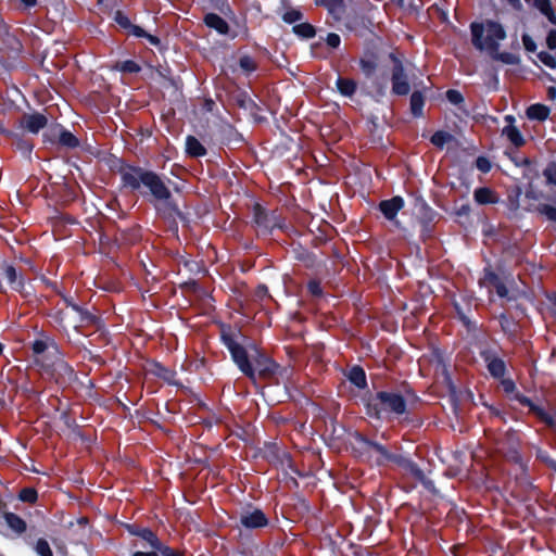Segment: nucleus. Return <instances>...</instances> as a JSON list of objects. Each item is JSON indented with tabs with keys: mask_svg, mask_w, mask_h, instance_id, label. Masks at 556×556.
Here are the masks:
<instances>
[{
	"mask_svg": "<svg viewBox=\"0 0 556 556\" xmlns=\"http://www.w3.org/2000/svg\"><path fill=\"white\" fill-rule=\"evenodd\" d=\"M546 43H547V47L551 50H555L556 49V30H551L548 33V36L546 38Z\"/></svg>",
	"mask_w": 556,
	"mask_h": 556,
	"instance_id": "8fccbe9b",
	"label": "nucleus"
},
{
	"mask_svg": "<svg viewBox=\"0 0 556 556\" xmlns=\"http://www.w3.org/2000/svg\"><path fill=\"white\" fill-rule=\"evenodd\" d=\"M549 109L540 103L532 104L527 110V116L530 119L545 121L549 116Z\"/></svg>",
	"mask_w": 556,
	"mask_h": 556,
	"instance_id": "dca6fc26",
	"label": "nucleus"
},
{
	"mask_svg": "<svg viewBox=\"0 0 556 556\" xmlns=\"http://www.w3.org/2000/svg\"><path fill=\"white\" fill-rule=\"evenodd\" d=\"M307 288H308V291L313 294V295H320L321 294V287H320V283L316 280H312L308 282L307 285Z\"/></svg>",
	"mask_w": 556,
	"mask_h": 556,
	"instance_id": "a18cd8bd",
	"label": "nucleus"
},
{
	"mask_svg": "<svg viewBox=\"0 0 556 556\" xmlns=\"http://www.w3.org/2000/svg\"><path fill=\"white\" fill-rule=\"evenodd\" d=\"M139 534L146 541H148L152 547H154L155 549H161V543L159 542L157 538L152 531L144 529Z\"/></svg>",
	"mask_w": 556,
	"mask_h": 556,
	"instance_id": "473e14b6",
	"label": "nucleus"
},
{
	"mask_svg": "<svg viewBox=\"0 0 556 556\" xmlns=\"http://www.w3.org/2000/svg\"><path fill=\"white\" fill-rule=\"evenodd\" d=\"M204 22L207 27L215 29L222 35H226L229 31L227 22L215 13H208L204 17Z\"/></svg>",
	"mask_w": 556,
	"mask_h": 556,
	"instance_id": "ddd939ff",
	"label": "nucleus"
},
{
	"mask_svg": "<svg viewBox=\"0 0 556 556\" xmlns=\"http://www.w3.org/2000/svg\"><path fill=\"white\" fill-rule=\"evenodd\" d=\"M472 43L480 51L486 52L492 59L505 64H516L518 58L508 52H498L500 41L506 37L505 30L498 23L471 24Z\"/></svg>",
	"mask_w": 556,
	"mask_h": 556,
	"instance_id": "f03ea898",
	"label": "nucleus"
},
{
	"mask_svg": "<svg viewBox=\"0 0 556 556\" xmlns=\"http://www.w3.org/2000/svg\"><path fill=\"white\" fill-rule=\"evenodd\" d=\"M503 134L507 137V139L516 147H520L523 144V138L520 131L513 125H509L504 128Z\"/></svg>",
	"mask_w": 556,
	"mask_h": 556,
	"instance_id": "393cba45",
	"label": "nucleus"
},
{
	"mask_svg": "<svg viewBox=\"0 0 556 556\" xmlns=\"http://www.w3.org/2000/svg\"><path fill=\"white\" fill-rule=\"evenodd\" d=\"M239 64L240 67L247 73H251L256 68L254 60L248 55L242 56L239 61Z\"/></svg>",
	"mask_w": 556,
	"mask_h": 556,
	"instance_id": "f704fd0d",
	"label": "nucleus"
},
{
	"mask_svg": "<svg viewBox=\"0 0 556 556\" xmlns=\"http://www.w3.org/2000/svg\"><path fill=\"white\" fill-rule=\"evenodd\" d=\"M488 369L494 377H503L505 374V363L501 358H488Z\"/></svg>",
	"mask_w": 556,
	"mask_h": 556,
	"instance_id": "4be33fe9",
	"label": "nucleus"
},
{
	"mask_svg": "<svg viewBox=\"0 0 556 556\" xmlns=\"http://www.w3.org/2000/svg\"><path fill=\"white\" fill-rule=\"evenodd\" d=\"M254 220L265 230L274 227H280L277 218L274 215L268 216L258 204L254 206Z\"/></svg>",
	"mask_w": 556,
	"mask_h": 556,
	"instance_id": "f8f14e48",
	"label": "nucleus"
},
{
	"mask_svg": "<svg viewBox=\"0 0 556 556\" xmlns=\"http://www.w3.org/2000/svg\"><path fill=\"white\" fill-rule=\"evenodd\" d=\"M522 42H523L526 50H528L530 52L535 51L536 45H535L534 40L529 35L522 36Z\"/></svg>",
	"mask_w": 556,
	"mask_h": 556,
	"instance_id": "c03bdc74",
	"label": "nucleus"
},
{
	"mask_svg": "<svg viewBox=\"0 0 556 556\" xmlns=\"http://www.w3.org/2000/svg\"><path fill=\"white\" fill-rule=\"evenodd\" d=\"M20 498L23 502H35L37 498V492L34 489H24L20 493Z\"/></svg>",
	"mask_w": 556,
	"mask_h": 556,
	"instance_id": "58836bf2",
	"label": "nucleus"
},
{
	"mask_svg": "<svg viewBox=\"0 0 556 556\" xmlns=\"http://www.w3.org/2000/svg\"><path fill=\"white\" fill-rule=\"evenodd\" d=\"M484 281L486 283L491 285L496 290V293L501 298H504L507 295L508 291H507L506 287L494 274H492V273L486 274Z\"/></svg>",
	"mask_w": 556,
	"mask_h": 556,
	"instance_id": "b1692460",
	"label": "nucleus"
},
{
	"mask_svg": "<svg viewBox=\"0 0 556 556\" xmlns=\"http://www.w3.org/2000/svg\"><path fill=\"white\" fill-rule=\"evenodd\" d=\"M511 7H514L515 9H520L521 8V2L520 0H507Z\"/></svg>",
	"mask_w": 556,
	"mask_h": 556,
	"instance_id": "6e6d98bb",
	"label": "nucleus"
},
{
	"mask_svg": "<svg viewBox=\"0 0 556 556\" xmlns=\"http://www.w3.org/2000/svg\"><path fill=\"white\" fill-rule=\"evenodd\" d=\"M393 61L392 68V92L399 96H405L409 92V84L404 72L403 63L400 59L391 54Z\"/></svg>",
	"mask_w": 556,
	"mask_h": 556,
	"instance_id": "0eeeda50",
	"label": "nucleus"
},
{
	"mask_svg": "<svg viewBox=\"0 0 556 556\" xmlns=\"http://www.w3.org/2000/svg\"><path fill=\"white\" fill-rule=\"evenodd\" d=\"M26 7H34L37 0H21Z\"/></svg>",
	"mask_w": 556,
	"mask_h": 556,
	"instance_id": "13d9d810",
	"label": "nucleus"
},
{
	"mask_svg": "<svg viewBox=\"0 0 556 556\" xmlns=\"http://www.w3.org/2000/svg\"><path fill=\"white\" fill-rule=\"evenodd\" d=\"M114 67L121 72H126V73H137L140 71L139 65L136 62L130 61V60L116 63V65Z\"/></svg>",
	"mask_w": 556,
	"mask_h": 556,
	"instance_id": "c756f323",
	"label": "nucleus"
},
{
	"mask_svg": "<svg viewBox=\"0 0 556 556\" xmlns=\"http://www.w3.org/2000/svg\"><path fill=\"white\" fill-rule=\"evenodd\" d=\"M122 179L124 185L131 189H139L141 186L147 187L157 200H167L170 197L169 189L153 172L139 167H125L122 172Z\"/></svg>",
	"mask_w": 556,
	"mask_h": 556,
	"instance_id": "7ed1b4c3",
	"label": "nucleus"
},
{
	"mask_svg": "<svg viewBox=\"0 0 556 556\" xmlns=\"http://www.w3.org/2000/svg\"><path fill=\"white\" fill-rule=\"evenodd\" d=\"M240 522L248 529H257L266 527L268 520L261 509H247L241 513Z\"/></svg>",
	"mask_w": 556,
	"mask_h": 556,
	"instance_id": "6e6552de",
	"label": "nucleus"
},
{
	"mask_svg": "<svg viewBox=\"0 0 556 556\" xmlns=\"http://www.w3.org/2000/svg\"><path fill=\"white\" fill-rule=\"evenodd\" d=\"M534 7L544 15L552 9L549 0H535Z\"/></svg>",
	"mask_w": 556,
	"mask_h": 556,
	"instance_id": "37998d69",
	"label": "nucleus"
},
{
	"mask_svg": "<svg viewBox=\"0 0 556 556\" xmlns=\"http://www.w3.org/2000/svg\"><path fill=\"white\" fill-rule=\"evenodd\" d=\"M503 384H504L506 391H510L514 389V383L509 380L504 381Z\"/></svg>",
	"mask_w": 556,
	"mask_h": 556,
	"instance_id": "4d7b16f0",
	"label": "nucleus"
},
{
	"mask_svg": "<svg viewBox=\"0 0 556 556\" xmlns=\"http://www.w3.org/2000/svg\"><path fill=\"white\" fill-rule=\"evenodd\" d=\"M446 98L453 104H459L464 101L462 93L453 89L446 92Z\"/></svg>",
	"mask_w": 556,
	"mask_h": 556,
	"instance_id": "ea45409f",
	"label": "nucleus"
},
{
	"mask_svg": "<svg viewBox=\"0 0 556 556\" xmlns=\"http://www.w3.org/2000/svg\"><path fill=\"white\" fill-rule=\"evenodd\" d=\"M33 353L35 363L41 369V375L45 377H53L54 372L50 371V367H52V362L60 355L55 342L51 339L36 340L33 343Z\"/></svg>",
	"mask_w": 556,
	"mask_h": 556,
	"instance_id": "20e7f679",
	"label": "nucleus"
},
{
	"mask_svg": "<svg viewBox=\"0 0 556 556\" xmlns=\"http://www.w3.org/2000/svg\"><path fill=\"white\" fill-rule=\"evenodd\" d=\"M186 150L191 156H202L205 154L204 147L192 136H189L186 139Z\"/></svg>",
	"mask_w": 556,
	"mask_h": 556,
	"instance_id": "aec40b11",
	"label": "nucleus"
},
{
	"mask_svg": "<svg viewBox=\"0 0 556 556\" xmlns=\"http://www.w3.org/2000/svg\"><path fill=\"white\" fill-rule=\"evenodd\" d=\"M541 214L545 215L549 220L556 222V207L544 204L539 207Z\"/></svg>",
	"mask_w": 556,
	"mask_h": 556,
	"instance_id": "4c0bfd02",
	"label": "nucleus"
},
{
	"mask_svg": "<svg viewBox=\"0 0 556 556\" xmlns=\"http://www.w3.org/2000/svg\"><path fill=\"white\" fill-rule=\"evenodd\" d=\"M543 175L548 184L556 186V163L548 164L543 170Z\"/></svg>",
	"mask_w": 556,
	"mask_h": 556,
	"instance_id": "72a5a7b5",
	"label": "nucleus"
},
{
	"mask_svg": "<svg viewBox=\"0 0 556 556\" xmlns=\"http://www.w3.org/2000/svg\"><path fill=\"white\" fill-rule=\"evenodd\" d=\"M404 469L407 475L424 483L426 486L429 488L431 485V482L426 479L424 472L417 467L416 464L412 462H405Z\"/></svg>",
	"mask_w": 556,
	"mask_h": 556,
	"instance_id": "6ab92c4d",
	"label": "nucleus"
},
{
	"mask_svg": "<svg viewBox=\"0 0 556 556\" xmlns=\"http://www.w3.org/2000/svg\"><path fill=\"white\" fill-rule=\"evenodd\" d=\"M52 367H50V371L54 372L53 377H48L49 379H53L56 383H64L71 379L73 375L72 368L63 361L61 354L58 356L55 361L52 362Z\"/></svg>",
	"mask_w": 556,
	"mask_h": 556,
	"instance_id": "1a4fd4ad",
	"label": "nucleus"
},
{
	"mask_svg": "<svg viewBox=\"0 0 556 556\" xmlns=\"http://www.w3.org/2000/svg\"><path fill=\"white\" fill-rule=\"evenodd\" d=\"M72 312H73V313H76V314H78V313H79V312H78V309H77L75 306H73V307H72Z\"/></svg>",
	"mask_w": 556,
	"mask_h": 556,
	"instance_id": "052dcab7",
	"label": "nucleus"
},
{
	"mask_svg": "<svg viewBox=\"0 0 556 556\" xmlns=\"http://www.w3.org/2000/svg\"><path fill=\"white\" fill-rule=\"evenodd\" d=\"M115 21L118 25H121L124 28H130L132 25L130 24V21L127 16L123 15L122 13L117 12L115 16Z\"/></svg>",
	"mask_w": 556,
	"mask_h": 556,
	"instance_id": "49530a36",
	"label": "nucleus"
},
{
	"mask_svg": "<svg viewBox=\"0 0 556 556\" xmlns=\"http://www.w3.org/2000/svg\"><path fill=\"white\" fill-rule=\"evenodd\" d=\"M35 551L39 556H53L50 545L45 539H39L37 541Z\"/></svg>",
	"mask_w": 556,
	"mask_h": 556,
	"instance_id": "7c9ffc66",
	"label": "nucleus"
},
{
	"mask_svg": "<svg viewBox=\"0 0 556 556\" xmlns=\"http://www.w3.org/2000/svg\"><path fill=\"white\" fill-rule=\"evenodd\" d=\"M149 372L156 377H160L168 382L174 381V372L159 363H153L149 367Z\"/></svg>",
	"mask_w": 556,
	"mask_h": 556,
	"instance_id": "412c9836",
	"label": "nucleus"
},
{
	"mask_svg": "<svg viewBox=\"0 0 556 556\" xmlns=\"http://www.w3.org/2000/svg\"><path fill=\"white\" fill-rule=\"evenodd\" d=\"M293 30L296 35H299L303 38H312L315 35L314 27L307 23H302V24L295 25L293 27Z\"/></svg>",
	"mask_w": 556,
	"mask_h": 556,
	"instance_id": "c85d7f7f",
	"label": "nucleus"
},
{
	"mask_svg": "<svg viewBox=\"0 0 556 556\" xmlns=\"http://www.w3.org/2000/svg\"><path fill=\"white\" fill-rule=\"evenodd\" d=\"M519 401L523 404L530 407V409L543 421H545L548 425H553L555 419L554 417L546 413L543 408L534 405L531 403V401L527 397H520Z\"/></svg>",
	"mask_w": 556,
	"mask_h": 556,
	"instance_id": "a211bd4d",
	"label": "nucleus"
},
{
	"mask_svg": "<svg viewBox=\"0 0 556 556\" xmlns=\"http://www.w3.org/2000/svg\"><path fill=\"white\" fill-rule=\"evenodd\" d=\"M545 16L552 24L556 25V15L553 11V8L547 12V14H545Z\"/></svg>",
	"mask_w": 556,
	"mask_h": 556,
	"instance_id": "864d4df0",
	"label": "nucleus"
},
{
	"mask_svg": "<svg viewBox=\"0 0 556 556\" xmlns=\"http://www.w3.org/2000/svg\"><path fill=\"white\" fill-rule=\"evenodd\" d=\"M453 136L446 131H437L431 137V143L438 148H443L444 144L451 142Z\"/></svg>",
	"mask_w": 556,
	"mask_h": 556,
	"instance_id": "cd10ccee",
	"label": "nucleus"
},
{
	"mask_svg": "<svg viewBox=\"0 0 556 556\" xmlns=\"http://www.w3.org/2000/svg\"><path fill=\"white\" fill-rule=\"evenodd\" d=\"M47 124V117L40 113L26 114L22 118V126L33 134H37Z\"/></svg>",
	"mask_w": 556,
	"mask_h": 556,
	"instance_id": "9b49d317",
	"label": "nucleus"
},
{
	"mask_svg": "<svg viewBox=\"0 0 556 556\" xmlns=\"http://www.w3.org/2000/svg\"><path fill=\"white\" fill-rule=\"evenodd\" d=\"M227 346L233 362L252 381L255 382L257 378L268 379L276 374L278 369L277 364L256 346L251 345L249 350H247L233 341H229Z\"/></svg>",
	"mask_w": 556,
	"mask_h": 556,
	"instance_id": "f257e3e1",
	"label": "nucleus"
},
{
	"mask_svg": "<svg viewBox=\"0 0 556 556\" xmlns=\"http://www.w3.org/2000/svg\"><path fill=\"white\" fill-rule=\"evenodd\" d=\"M132 556H159L156 552H136Z\"/></svg>",
	"mask_w": 556,
	"mask_h": 556,
	"instance_id": "5fc2aeb1",
	"label": "nucleus"
},
{
	"mask_svg": "<svg viewBox=\"0 0 556 556\" xmlns=\"http://www.w3.org/2000/svg\"><path fill=\"white\" fill-rule=\"evenodd\" d=\"M316 3L326 7L336 20H340L344 13L343 0H316Z\"/></svg>",
	"mask_w": 556,
	"mask_h": 556,
	"instance_id": "2eb2a0df",
	"label": "nucleus"
},
{
	"mask_svg": "<svg viewBox=\"0 0 556 556\" xmlns=\"http://www.w3.org/2000/svg\"><path fill=\"white\" fill-rule=\"evenodd\" d=\"M393 2H396L397 4H402L403 0H392Z\"/></svg>",
	"mask_w": 556,
	"mask_h": 556,
	"instance_id": "680f3d73",
	"label": "nucleus"
},
{
	"mask_svg": "<svg viewBox=\"0 0 556 556\" xmlns=\"http://www.w3.org/2000/svg\"><path fill=\"white\" fill-rule=\"evenodd\" d=\"M161 553L163 554V556H180L178 553L172 551L170 548L168 547H162L161 546Z\"/></svg>",
	"mask_w": 556,
	"mask_h": 556,
	"instance_id": "3c124183",
	"label": "nucleus"
},
{
	"mask_svg": "<svg viewBox=\"0 0 556 556\" xmlns=\"http://www.w3.org/2000/svg\"><path fill=\"white\" fill-rule=\"evenodd\" d=\"M3 518L7 525L15 532L23 533L26 530L25 521L13 513H4Z\"/></svg>",
	"mask_w": 556,
	"mask_h": 556,
	"instance_id": "f3484780",
	"label": "nucleus"
},
{
	"mask_svg": "<svg viewBox=\"0 0 556 556\" xmlns=\"http://www.w3.org/2000/svg\"><path fill=\"white\" fill-rule=\"evenodd\" d=\"M326 41L329 47L338 48L341 39H340L339 35L331 33L327 36Z\"/></svg>",
	"mask_w": 556,
	"mask_h": 556,
	"instance_id": "de8ad7c7",
	"label": "nucleus"
},
{
	"mask_svg": "<svg viewBox=\"0 0 556 556\" xmlns=\"http://www.w3.org/2000/svg\"><path fill=\"white\" fill-rule=\"evenodd\" d=\"M424 97L420 92H414L410 97V110L415 116H419L422 113Z\"/></svg>",
	"mask_w": 556,
	"mask_h": 556,
	"instance_id": "bb28decb",
	"label": "nucleus"
},
{
	"mask_svg": "<svg viewBox=\"0 0 556 556\" xmlns=\"http://www.w3.org/2000/svg\"><path fill=\"white\" fill-rule=\"evenodd\" d=\"M361 67L366 75H370L375 71L376 65L371 61L362 60Z\"/></svg>",
	"mask_w": 556,
	"mask_h": 556,
	"instance_id": "09e8293b",
	"label": "nucleus"
},
{
	"mask_svg": "<svg viewBox=\"0 0 556 556\" xmlns=\"http://www.w3.org/2000/svg\"><path fill=\"white\" fill-rule=\"evenodd\" d=\"M553 305L555 307V314H556V296L553 299Z\"/></svg>",
	"mask_w": 556,
	"mask_h": 556,
	"instance_id": "bf43d9fd",
	"label": "nucleus"
},
{
	"mask_svg": "<svg viewBox=\"0 0 556 556\" xmlns=\"http://www.w3.org/2000/svg\"><path fill=\"white\" fill-rule=\"evenodd\" d=\"M547 97L552 101L556 100V87H554V86L548 87V89H547Z\"/></svg>",
	"mask_w": 556,
	"mask_h": 556,
	"instance_id": "603ef678",
	"label": "nucleus"
},
{
	"mask_svg": "<svg viewBox=\"0 0 556 556\" xmlns=\"http://www.w3.org/2000/svg\"><path fill=\"white\" fill-rule=\"evenodd\" d=\"M3 131V126L2 124L0 123V132Z\"/></svg>",
	"mask_w": 556,
	"mask_h": 556,
	"instance_id": "e2e57ef3",
	"label": "nucleus"
},
{
	"mask_svg": "<svg viewBox=\"0 0 556 556\" xmlns=\"http://www.w3.org/2000/svg\"><path fill=\"white\" fill-rule=\"evenodd\" d=\"M60 142L68 148H75L78 146L77 138L70 131H62L60 134Z\"/></svg>",
	"mask_w": 556,
	"mask_h": 556,
	"instance_id": "2f4dec72",
	"label": "nucleus"
},
{
	"mask_svg": "<svg viewBox=\"0 0 556 556\" xmlns=\"http://www.w3.org/2000/svg\"><path fill=\"white\" fill-rule=\"evenodd\" d=\"M539 60L549 68L556 67V59L548 52H540L538 54Z\"/></svg>",
	"mask_w": 556,
	"mask_h": 556,
	"instance_id": "c9c22d12",
	"label": "nucleus"
},
{
	"mask_svg": "<svg viewBox=\"0 0 556 556\" xmlns=\"http://www.w3.org/2000/svg\"><path fill=\"white\" fill-rule=\"evenodd\" d=\"M349 380L358 388L366 387V376L361 367H353L349 371Z\"/></svg>",
	"mask_w": 556,
	"mask_h": 556,
	"instance_id": "5701e85b",
	"label": "nucleus"
},
{
	"mask_svg": "<svg viewBox=\"0 0 556 556\" xmlns=\"http://www.w3.org/2000/svg\"><path fill=\"white\" fill-rule=\"evenodd\" d=\"M337 87L343 96L350 97L355 92L356 84L352 79L340 77L337 80Z\"/></svg>",
	"mask_w": 556,
	"mask_h": 556,
	"instance_id": "a878e982",
	"label": "nucleus"
},
{
	"mask_svg": "<svg viewBox=\"0 0 556 556\" xmlns=\"http://www.w3.org/2000/svg\"><path fill=\"white\" fill-rule=\"evenodd\" d=\"M372 405L377 417H380L382 413L402 415L406 410L405 400L395 392H379Z\"/></svg>",
	"mask_w": 556,
	"mask_h": 556,
	"instance_id": "39448f33",
	"label": "nucleus"
},
{
	"mask_svg": "<svg viewBox=\"0 0 556 556\" xmlns=\"http://www.w3.org/2000/svg\"><path fill=\"white\" fill-rule=\"evenodd\" d=\"M475 201L479 204H493L498 202L497 194L490 188H478L473 192Z\"/></svg>",
	"mask_w": 556,
	"mask_h": 556,
	"instance_id": "4468645a",
	"label": "nucleus"
},
{
	"mask_svg": "<svg viewBox=\"0 0 556 556\" xmlns=\"http://www.w3.org/2000/svg\"><path fill=\"white\" fill-rule=\"evenodd\" d=\"M130 29H131V34H132L134 36H137V37H143V36H146L152 45H159V42H160V41H159V39H157L156 37H154V36H152V35H147V34L143 31V29H142V28H140V27H138V26H131V27H130Z\"/></svg>",
	"mask_w": 556,
	"mask_h": 556,
	"instance_id": "e433bc0d",
	"label": "nucleus"
},
{
	"mask_svg": "<svg viewBox=\"0 0 556 556\" xmlns=\"http://www.w3.org/2000/svg\"><path fill=\"white\" fill-rule=\"evenodd\" d=\"M476 166L482 173H488L491 169V163L486 157L480 156L476 161Z\"/></svg>",
	"mask_w": 556,
	"mask_h": 556,
	"instance_id": "79ce46f5",
	"label": "nucleus"
},
{
	"mask_svg": "<svg viewBox=\"0 0 556 556\" xmlns=\"http://www.w3.org/2000/svg\"><path fill=\"white\" fill-rule=\"evenodd\" d=\"M404 206V200L401 197H393L390 200H384L380 202L379 208L383 216L389 219L393 220L399 213L400 210H402Z\"/></svg>",
	"mask_w": 556,
	"mask_h": 556,
	"instance_id": "9d476101",
	"label": "nucleus"
},
{
	"mask_svg": "<svg viewBox=\"0 0 556 556\" xmlns=\"http://www.w3.org/2000/svg\"><path fill=\"white\" fill-rule=\"evenodd\" d=\"M358 448L376 465H382L393 459V456L382 445L364 438L358 439Z\"/></svg>",
	"mask_w": 556,
	"mask_h": 556,
	"instance_id": "423d86ee",
	"label": "nucleus"
},
{
	"mask_svg": "<svg viewBox=\"0 0 556 556\" xmlns=\"http://www.w3.org/2000/svg\"><path fill=\"white\" fill-rule=\"evenodd\" d=\"M302 17V14L300 11L291 10L283 14V21L287 23H294L296 21H300Z\"/></svg>",
	"mask_w": 556,
	"mask_h": 556,
	"instance_id": "a19ab883",
	"label": "nucleus"
}]
</instances>
